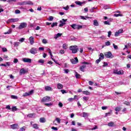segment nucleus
<instances>
[{"instance_id":"obj_1","label":"nucleus","mask_w":131,"mask_h":131,"mask_svg":"<svg viewBox=\"0 0 131 131\" xmlns=\"http://www.w3.org/2000/svg\"><path fill=\"white\" fill-rule=\"evenodd\" d=\"M70 50L72 51V54H76L78 52L77 46H71L70 47Z\"/></svg>"},{"instance_id":"obj_2","label":"nucleus","mask_w":131,"mask_h":131,"mask_svg":"<svg viewBox=\"0 0 131 131\" xmlns=\"http://www.w3.org/2000/svg\"><path fill=\"white\" fill-rule=\"evenodd\" d=\"M71 27L73 28V29H77V30H79L80 29H82L83 26L80 25H76L75 24H73L71 26Z\"/></svg>"},{"instance_id":"obj_3","label":"nucleus","mask_w":131,"mask_h":131,"mask_svg":"<svg viewBox=\"0 0 131 131\" xmlns=\"http://www.w3.org/2000/svg\"><path fill=\"white\" fill-rule=\"evenodd\" d=\"M24 5H30L33 6V3L30 1H25L19 3V6H24Z\"/></svg>"},{"instance_id":"obj_4","label":"nucleus","mask_w":131,"mask_h":131,"mask_svg":"<svg viewBox=\"0 0 131 131\" xmlns=\"http://www.w3.org/2000/svg\"><path fill=\"white\" fill-rule=\"evenodd\" d=\"M50 101H51V97L46 96L42 99L41 102V103H46V102H50Z\"/></svg>"},{"instance_id":"obj_5","label":"nucleus","mask_w":131,"mask_h":131,"mask_svg":"<svg viewBox=\"0 0 131 131\" xmlns=\"http://www.w3.org/2000/svg\"><path fill=\"white\" fill-rule=\"evenodd\" d=\"M60 24L59 25V27H63L65 24H66V22H67V19L63 18L61 20H60Z\"/></svg>"},{"instance_id":"obj_6","label":"nucleus","mask_w":131,"mask_h":131,"mask_svg":"<svg viewBox=\"0 0 131 131\" xmlns=\"http://www.w3.org/2000/svg\"><path fill=\"white\" fill-rule=\"evenodd\" d=\"M27 27V24L26 23H21L18 26V29H23Z\"/></svg>"},{"instance_id":"obj_7","label":"nucleus","mask_w":131,"mask_h":131,"mask_svg":"<svg viewBox=\"0 0 131 131\" xmlns=\"http://www.w3.org/2000/svg\"><path fill=\"white\" fill-rule=\"evenodd\" d=\"M30 53L32 54L33 55H35V54H37V49L35 48H32L30 50Z\"/></svg>"},{"instance_id":"obj_8","label":"nucleus","mask_w":131,"mask_h":131,"mask_svg":"<svg viewBox=\"0 0 131 131\" xmlns=\"http://www.w3.org/2000/svg\"><path fill=\"white\" fill-rule=\"evenodd\" d=\"M104 56L106 58H113V55H112L111 52H105L104 53Z\"/></svg>"},{"instance_id":"obj_9","label":"nucleus","mask_w":131,"mask_h":131,"mask_svg":"<svg viewBox=\"0 0 131 131\" xmlns=\"http://www.w3.org/2000/svg\"><path fill=\"white\" fill-rule=\"evenodd\" d=\"M19 21V18H10L8 20L7 23H11L13 22H18Z\"/></svg>"},{"instance_id":"obj_10","label":"nucleus","mask_w":131,"mask_h":131,"mask_svg":"<svg viewBox=\"0 0 131 131\" xmlns=\"http://www.w3.org/2000/svg\"><path fill=\"white\" fill-rule=\"evenodd\" d=\"M114 73H115V74H117L118 75H122L124 73V72L123 70H115L114 71Z\"/></svg>"},{"instance_id":"obj_11","label":"nucleus","mask_w":131,"mask_h":131,"mask_svg":"<svg viewBox=\"0 0 131 131\" xmlns=\"http://www.w3.org/2000/svg\"><path fill=\"white\" fill-rule=\"evenodd\" d=\"M70 61L72 64H77L78 63V59L77 57H75L74 59H71Z\"/></svg>"},{"instance_id":"obj_12","label":"nucleus","mask_w":131,"mask_h":131,"mask_svg":"<svg viewBox=\"0 0 131 131\" xmlns=\"http://www.w3.org/2000/svg\"><path fill=\"white\" fill-rule=\"evenodd\" d=\"M33 90H31L29 92H26L25 94L23 95V97H27L28 96H30V95H32L33 94Z\"/></svg>"},{"instance_id":"obj_13","label":"nucleus","mask_w":131,"mask_h":131,"mask_svg":"<svg viewBox=\"0 0 131 131\" xmlns=\"http://www.w3.org/2000/svg\"><path fill=\"white\" fill-rule=\"evenodd\" d=\"M22 61L25 63H31L32 60L30 58H24L22 59Z\"/></svg>"},{"instance_id":"obj_14","label":"nucleus","mask_w":131,"mask_h":131,"mask_svg":"<svg viewBox=\"0 0 131 131\" xmlns=\"http://www.w3.org/2000/svg\"><path fill=\"white\" fill-rule=\"evenodd\" d=\"M0 66H4V67H10V66H11V62H6V64L5 63H1L0 64Z\"/></svg>"},{"instance_id":"obj_15","label":"nucleus","mask_w":131,"mask_h":131,"mask_svg":"<svg viewBox=\"0 0 131 131\" xmlns=\"http://www.w3.org/2000/svg\"><path fill=\"white\" fill-rule=\"evenodd\" d=\"M28 71L25 70L24 68L21 69L19 71L20 75H22V74H25V73H27Z\"/></svg>"},{"instance_id":"obj_16","label":"nucleus","mask_w":131,"mask_h":131,"mask_svg":"<svg viewBox=\"0 0 131 131\" xmlns=\"http://www.w3.org/2000/svg\"><path fill=\"white\" fill-rule=\"evenodd\" d=\"M10 127L12 129H16L18 128V127H19V126H18V124H14L11 125Z\"/></svg>"},{"instance_id":"obj_17","label":"nucleus","mask_w":131,"mask_h":131,"mask_svg":"<svg viewBox=\"0 0 131 131\" xmlns=\"http://www.w3.org/2000/svg\"><path fill=\"white\" fill-rule=\"evenodd\" d=\"M85 67H86V66H85V64H84L80 67L79 70H80V71H82V72H84V69H85Z\"/></svg>"},{"instance_id":"obj_18","label":"nucleus","mask_w":131,"mask_h":131,"mask_svg":"<svg viewBox=\"0 0 131 131\" xmlns=\"http://www.w3.org/2000/svg\"><path fill=\"white\" fill-rule=\"evenodd\" d=\"M31 125H32L33 128H35V129H38V125L37 124H32V121L30 122Z\"/></svg>"},{"instance_id":"obj_19","label":"nucleus","mask_w":131,"mask_h":131,"mask_svg":"<svg viewBox=\"0 0 131 131\" xmlns=\"http://www.w3.org/2000/svg\"><path fill=\"white\" fill-rule=\"evenodd\" d=\"M29 40H30V43H31V45H33V43H34V38L32 36H31L29 38Z\"/></svg>"},{"instance_id":"obj_20","label":"nucleus","mask_w":131,"mask_h":131,"mask_svg":"<svg viewBox=\"0 0 131 131\" xmlns=\"http://www.w3.org/2000/svg\"><path fill=\"white\" fill-rule=\"evenodd\" d=\"M75 4H76V5H78V6H82V5H83L84 4H85V3L81 2L80 1H76L75 2Z\"/></svg>"},{"instance_id":"obj_21","label":"nucleus","mask_w":131,"mask_h":131,"mask_svg":"<svg viewBox=\"0 0 131 131\" xmlns=\"http://www.w3.org/2000/svg\"><path fill=\"white\" fill-rule=\"evenodd\" d=\"M57 88L58 90H62V89H63V84L61 83H58L57 85Z\"/></svg>"},{"instance_id":"obj_22","label":"nucleus","mask_w":131,"mask_h":131,"mask_svg":"<svg viewBox=\"0 0 131 131\" xmlns=\"http://www.w3.org/2000/svg\"><path fill=\"white\" fill-rule=\"evenodd\" d=\"M61 36H62V33H57V34H56V35H55L54 38H55V39H57V38H58V37H61Z\"/></svg>"},{"instance_id":"obj_23","label":"nucleus","mask_w":131,"mask_h":131,"mask_svg":"<svg viewBox=\"0 0 131 131\" xmlns=\"http://www.w3.org/2000/svg\"><path fill=\"white\" fill-rule=\"evenodd\" d=\"M80 19H82V20H86V19H89L90 18V17L88 16H80Z\"/></svg>"},{"instance_id":"obj_24","label":"nucleus","mask_w":131,"mask_h":131,"mask_svg":"<svg viewBox=\"0 0 131 131\" xmlns=\"http://www.w3.org/2000/svg\"><path fill=\"white\" fill-rule=\"evenodd\" d=\"M83 95H86L87 96H90V95H91V92L86 91H83L82 92Z\"/></svg>"},{"instance_id":"obj_25","label":"nucleus","mask_w":131,"mask_h":131,"mask_svg":"<svg viewBox=\"0 0 131 131\" xmlns=\"http://www.w3.org/2000/svg\"><path fill=\"white\" fill-rule=\"evenodd\" d=\"M45 89L46 91H52V88L50 86H46Z\"/></svg>"},{"instance_id":"obj_26","label":"nucleus","mask_w":131,"mask_h":131,"mask_svg":"<svg viewBox=\"0 0 131 131\" xmlns=\"http://www.w3.org/2000/svg\"><path fill=\"white\" fill-rule=\"evenodd\" d=\"M94 26H99V23H98V20H97L96 19H95L94 20Z\"/></svg>"},{"instance_id":"obj_27","label":"nucleus","mask_w":131,"mask_h":131,"mask_svg":"<svg viewBox=\"0 0 131 131\" xmlns=\"http://www.w3.org/2000/svg\"><path fill=\"white\" fill-rule=\"evenodd\" d=\"M19 45H20V42H14L13 43L14 47H16V48H17V47H19Z\"/></svg>"},{"instance_id":"obj_28","label":"nucleus","mask_w":131,"mask_h":131,"mask_svg":"<svg viewBox=\"0 0 131 131\" xmlns=\"http://www.w3.org/2000/svg\"><path fill=\"white\" fill-rule=\"evenodd\" d=\"M12 31H13V30L11 29H10L8 31L5 32L4 34H11L12 33Z\"/></svg>"},{"instance_id":"obj_29","label":"nucleus","mask_w":131,"mask_h":131,"mask_svg":"<svg viewBox=\"0 0 131 131\" xmlns=\"http://www.w3.org/2000/svg\"><path fill=\"white\" fill-rule=\"evenodd\" d=\"M75 77H76V78L78 79V78H80L81 76L77 72H75Z\"/></svg>"},{"instance_id":"obj_30","label":"nucleus","mask_w":131,"mask_h":131,"mask_svg":"<svg viewBox=\"0 0 131 131\" xmlns=\"http://www.w3.org/2000/svg\"><path fill=\"white\" fill-rule=\"evenodd\" d=\"M40 122L43 123L46 122V119L45 118H40Z\"/></svg>"},{"instance_id":"obj_31","label":"nucleus","mask_w":131,"mask_h":131,"mask_svg":"<svg viewBox=\"0 0 131 131\" xmlns=\"http://www.w3.org/2000/svg\"><path fill=\"white\" fill-rule=\"evenodd\" d=\"M104 54H103V53H100L99 55V59L103 60V59H104Z\"/></svg>"},{"instance_id":"obj_32","label":"nucleus","mask_w":131,"mask_h":131,"mask_svg":"<svg viewBox=\"0 0 131 131\" xmlns=\"http://www.w3.org/2000/svg\"><path fill=\"white\" fill-rule=\"evenodd\" d=\"M11 99H13L14 100H17L18 99V96L15 95H11Z\"/></svg>"},{"instance_id":"obj_33","label":"nucleus","mask_w":131,"mask_h":131,"mask_svg":"<svg viewBox=\"0 0 131 131\" xmlns=\"http://www.w3.org/2000/svg\"><path fill=\"white\" fill-rule=\"evenodd\" d=\"M38 62L41 63V64H43L45 63V60L42 59H40L38 61Z\"/></svg>"},{"instance_id":"obj_34","label":"nucleus","mask_w":131,"mask_h":131,"mask_svg":"<svg viewBox=\"0 0 131 131\" xmlns=\"http://www.w3.org/2000/svg\"><path fill=\"white\" fill-rule=\"evenodd\" d=\"M108 125L111 127L114 126V122H111L108 123Z\"/></svg>"},{"instance_id":"obj_35","label":"nucleus","mask_w":131,"mask_h":131,"mask_svg":"<svg viewBox=\"0 0 131 131\" xmlns=\"http://www.w3.org/2000/svg\"><path fill=\"white\" fill-rule=\"evenodd\" d=\"M67 44H66V43H64V44H63V45H62V49H63L64 50H67Z\"/></svg>"},{"instance_id":"obj_36","label":"nucleus","mask_w":131,"mask_h":131,"mask_svg":"<svg viewBox=\"0 0 131 131\" xmlns=\"http://www.w3.org/2000/svg\"><path fill=\"white\" fill-rule=\"evenodd\" d=\"M123 104H124V105H126V106H129V105H130V103L128 101H125L123 102Z\"/></svg>"},{"instance_id":"obj_37","label":"nucleus","mask_w":131,"mask_h":131,"mask_svg":"<svg viewBox=\"0 0 131 131\" xmlns=\"http://www.w3.org/2000/svg\"><path fill=\"white\" fill-rule=\"evenodd\" d=\"M112 113V111H111L110 112L107 113L105 114V117H107V116H110Z\"/></svg>"},{"instance_id":"obj_38","label":"nucleus","mask_w":131,"mask_h":131,"mask_svg":"<svg viewBox=\"0 0 131 131\" xmlns=\"http://www.w3.org/2000/svg\"><path fill=\"white\" fill-rule=\"evenodd\" d=\"M57 25H58V23H53L51 25V27L53 28V27H55V26H57Z\"/></svg>"},{"instance_id":"obj_39","label":"nucleus","mask_w":131,"mask_h":131,"mask_svg":"<svg viewBox=\"0 0 131 131\" xmlns=\"http://www.w3.org/2000/svg\"><path fill=\"white\" fill-rule=\"evenodd\" d=\"M11 111H17V107H16V106H12L11 108Z\"/></svg>"},{"instance_id":"obj_40","label":"nucleus","mask_w":131,"mask_h":131,"mask_svg":"<svg viewBox=\"0 0 131 131\" xmlns=\"http://www.w3.org/2000/svg\"><path fill=\"white\" fill-rule=\"evenodd\" d=\"M45 105H46V106H47L48 107H50V106H53V103H45Z\"/></svg>"},{"instance_id":"obj_41","label":"nucleus","mask_w":131,"mask_h":131,"mask_svg":"<svg viewBox=\"0 0 131 131\" xmlns=\"http://www.w3.org/2000/svg\"><path fill=\"white\" fill-rule=\"evenodd\" d=\"M18 62H19V60H18V59H17V58L14 59L13 63H14V64L18 63Z\"/></svg>"},{"instance_id":"obj_42","label":"nucleus","mask_w":131,"mask_h":131,"mask_svg":"<svg viewBox=\"0 0 131 131\" xmlns=\"http://www.w3.org/2000/svg\"><path fill=\"white\" fill-rule=\"evenodd\" d=\"M25 129H26V127L23 126V127H21V128L19 129V130H20V131H24V130H25Z\"/></svg>"},{"instance_id":"obj_43","label":"nucleus","mask_w":131,"mask_h":131,"mask_svg":"<svg viewBox=\"0 0 131 131\" xmlns=\"http://www.w3.org/2000/svg\"><path fill=\"white\" fill-rule=\"evenodd\" d=\"M120 110H121V108L120 107H116L115 108V111H116V112H119Z\"/></svg>"},{"instance_id":"obj_44","label":"nucleus","mask_w":131,"mask_h":131,"mask_svg":"<svg viewBox=\"0 0 131 131\" xmlns=\"http://www.w3.org/2000/svg\"><path fill=\"white\" fill-rule=\"evenodd\" d=\"M105 46H110L111 45V43H110V41H107L105 42Z\"/></svg>"},{"instance_id":"obj_45","label":"nucleus","mask_w":131,"mask_h":131,"mask_svg":"<svg viewBox=\"0 0 131 131\" xmlns=\"http://www.w3.org/2000/svg\"><path fill=\"white\" fill-rule=\"evenodd\" d=\"M42 43H45V44L48 43V41L46 39H43L42 40Z\"/></svg>"},{"instance_id":"obj_46","label":"nucleus","mask_w":131,"mask_h":131,"mask_svg":"<svg viewBox=\"0 0 131 131\" xmlns=\"http://www.w3.org/2000/svg\"><path fill=\"white\" fill-rule=\"evenodd\" d=\"M113 46L114 49H115V50H118V47L117 45H115V44L113 43Z\"/></svg>"},{"instance_id":"obj_47","label":"nucleus","mask_w":131,"mask_h":131,"mask_svg":"<svg viewBox=\"0 0 131 131\" xmlns=\"http://www.w3.org/2000/svg\"><path fill=\"white\" fill-rule=\"evenodd\" d=\"M55 120L57 121V122H58V123H61V120H60V118H56Z\"/></svg>"},{"instance_id":"obj_48","label":"nucleus","mask_w":131,"mask_h":131,"mask_svg":"<svg viewBox=\"0 0 131 131\" xmlns=\"http://www.w3.org/2000/svg\"><path fill=\"white\" fill-rule=\"evenodd\" d=\"M83 117H88V113L83 112Z\"/></svg>"},{"instance_id":"obj_49","label":"nucleus","mask_w":131,"mask_h":131,"mask_svg":"<svg viewBox=\"0 0 131 131\" xmlns=\"http://www.w3.org/2000/svg\"><path fill=\"white\" fill-rule=\"evenodd\" d=\"M48 20L49 21H53V20H54V17L49 16Z\"/></svg>"},{"instance_id":"obj_50","label":"nucleus","mask_w":131,"mask_h":131,"mask_svg":"<svg viewBox=\"0 0 131 131\" xmlns=\"http://www.w3.org/2000/svg\"><path fill=\"white\" fill-rule=\"evenodd\" d=\"M25 40V38H21L19 39V41H20V42H23Z\"/></svg>"},{"instance_id":"obj_51","label":"nucleus","mask_w":131,"mask_h":131,"mask_svg":"<svg viewBox=\"0 0 131 131\" xmlns=\"http://www.w3.org/2000/svg\"><path fill=\"white\" fill-rule=\"evenodd\" d=\"M60 54H61V55H63V54H65V51L63 50H61L59 51Z\"/></svg>"},{"instance_id":"obj_52","label":"nucleus","mask_w":131,"mask_h":131,"mask_svg":"<svg viewBox=\"0 0 131 131\" xmlns=\"http://www.w3.org/2000/svg\"><path fill=\"white\" fill-rule=\"evenodd\" d=\"M104 24H105V25H110V23L108 21H104Z\"/></svg>"},{"instance_id":"obj_53","label":"nucleus","mask_w":131,"mask_h":131,"mask_svg":"<svg viewBox=\"0 0 131 131\" xmlns=\"http://www.w3.org/2000/svg\"><path fill=\"white\" fill-rule=\"evenodd\" d=\"M20 13H21V11L19 10H16L15 11V14H20Z\"/></svg>"},{"instance_id":"obj_54","label":"nucleus","mask_w":131,"mask_h":131,"mask_svg":"<svg viewBox=\"0 0 131 131\" xmlns=\"http://www.w3.org/2000/svg\"><path fill=\"white\" fill-rule=\"evenodd\" d=\"M58 106L59 107H60V108H62V107H63V103H62L61 102H59Z\"/></svg>"},{"instance_id":"obj_55","label":"nucleus","mask_w":131,"mask_h":131,"mask_svg":"<svg viewBox=\"0 0 131 131\" xmlns=\"http://www.w3.org/2000/svg\"><path fill=\"white\" fill-rule=\"evenodd\" d=\"M101 59H100V58H99L98 59L96 60L95 61L96 64H99V63L101 62Z\"/></svg>"},{"instance_id":"obj_56","label":"nucleus","mask_w":131,"mask_h":131,"mask_svg":"<svg viewBox=\"0 0 131 131\" xmlns=\"http://www.w3.org/2000/svg\"><path fill=\"white\" fill-rule=\"evenodd\" d=\"M2 51L4 52H8V49H7V48H2Z\"/></svg>"},{"instance_id":"obj_57","label":"nucleus","mask_w":131,"mask_h":131,"mask_svg":"<svg viewBox=\"0 0 131 131\" xmlns=\"http://www.w3.org/2000/svg\"><path fill=\"white\" fill-rule=\"evenodd\" d=\"M52 129H53L54 130H58V128L57 127H54L52 126L51 127Z\"/></svg>"},{"instance_id":"obj_58","label":"nucleus","mask_w":131,"mask_h":131,"mask_svg":"<svg viewBox=\"0 0 131 131\" xmlns=\"http://www.w3.org/2000/svg\"><path fill=\"white\" fill-rule=\"evenodd\" d=\"M63 9L64 10H66V11H67L68 10H69V6H67V7H63Z\"/></svg>"},{"instance_id":"obj_59","label":"nucleus","mask_w":131,"mask_h":131,"mask_svg":"<svg viewBox=\"0 0 131 131\" xmlns=\"http://www.w3.org/2000/svg\"><path fill=\"white\" fill-rule=\"evenodd\" d=\"M101 109L102 110H106L108 109V107L107 106H102Z\"/></svg>"},{"instance_id":"obj_60","label":"nucleus","mask_w":131,"mask_h":131,"mask_svg":"<svg viewBox=\"0 0 131 131\" xmlns=\"http://www.w3.org/2000/svg\"><path fill=\"white\" fill-rule=\"evenodd\" d=\"M94 129H98V126L95 125L94 127L91 129V130H94Z\"/></svg>"},{"instance_id":"obj_61","label":"nucleus","mask_w":131,"mask_h":131,"mask_svg":"<svg viewBox=\"0 0 131 131\" xmlns=\"http://www.w3.org/2000/svg\"><path fill=\"white\" fill-rule=\"evenodd\" d=\"M11 2H14V3L17 2V0H8L7 3H10Z\"/></svg>"},{"instance_id":"obj_62","label":"nucleus","mask_w":131,"mask_h":131,"mask_svg":"<svg viewBox=\"0 0 131 131\" xmlns=\"http://www.w3.org/2000/svg\"><path fill=\"white\" fill-rule=\"evenodd\" d=\"M64 73H66L67 74L69 73L70 71L68 69H65L64 70Z\"/></svg>"},{"instance_id":"obj_63","label":"nucleus","mask_w":131,"mask_h":131,"mask_svg":"<svg viewBox=\"0 0 131 131\" xmlns=\"http://www.w3.org/2000/svg\"><path fill=\"white\" fill-rule=\"evenodd\" d=\"M114 16H115V17H119V16H121L122 15L120 14H115Z\"/></svg>"},{"instance_id":"obj_64","label":"nucleus","mask_w":131,"mask_h":131,"mask_svg":"<svg viewBox=\"0 0 131 131\" xmlns=\"http://www.w3.org/2000/svg\"><path fill=\"white\" fill-rule=\"evenodd\" d=\"M120 34L117 31L115 34V36H118Z\"/></svg>"}]
</instances>
